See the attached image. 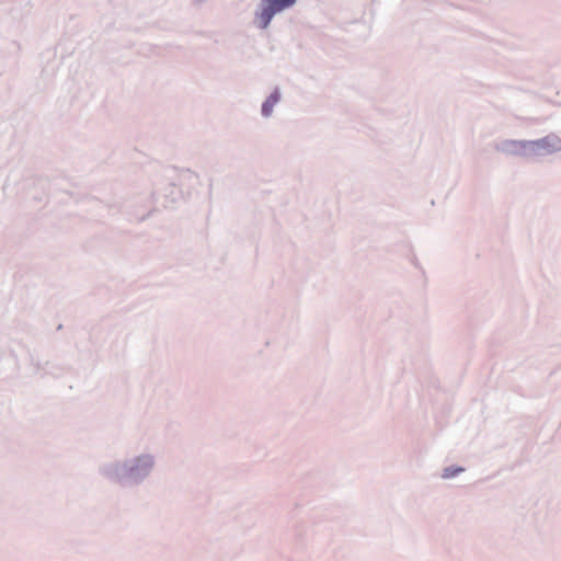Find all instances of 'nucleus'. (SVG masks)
I'll return each mask as SVG.
<instances>
[{"mask_svg": "<svg viewBox=\"0 0 561 561\" xmlns=\"http://www.w3.org/2000/svg\"><path fill=\"white\" fill-rule=\"evenodd\" d=\"M297 0H262L255 13V22L260 28H266L275 14L293 7Z\"/></svg>", "mask_w": 561, "mask_h": 561, "instance_id": "f257e3e1", "label": "nucleus"}, {"mask_svg": "<svg viewBox=\"0 0 561 561\" xmlns=\"http://www.w3.org/2000/svg\"><path fill=\"white\" fill-rule=\"evenodd\" d=\"M278 102L276 94L271 95L262 105V113L264 116L271 115L274 105Z\"/></svg>", "mask_w": 561, "mask_h": 561, "instance_id": "f03ea898", "label": "nucleus"}, {"mask_svg": "<svg viewBox=\"0 0 561 561\" xmlns=\"http://www.w3.org/2000/svg\"><path fill=\"white\" fill-rule=\"evenodd\" d=\"M460 470H461V469L456 470V471H450L449 469H446V470H445V473H444V477H445V478H450V477L455 476V473H456L457 471H460Z\"/></svg>", "mask_w": 561, "mask_h": 561, "instance_id": "7ed1b4c3", "label": "nucleus"}, {"mask_svg": "<svg viewBox=\"0 0 561 561\" xmlns=\"http://www.w3.org/2000/svg\"><path fill=\"white\" fill-rule=\"evenodd\" d=\"M554 142L551 145L554 149L561 148V141L559 139H552Z\"/></svg>", "mask_w": 561, "mask_h": 561, "instance_id": "20e7f679", "label": "nucleus"}, {"mask_svg": "<svg viewBox=\"0 0 561 561\" xmlns=\"http://www.w3.org/2000/svg\"><path fill=\"white\" fill-rule=\"evenodd\" d=\"M549 141H550V138H546L545 140H542V145H543V146H545V145H549V146H550Z\"/></svg>", "mask_w": 561, "mask_h": 561, "instance_id": "39448f33", "label": "nucleus"}]
</instances>
